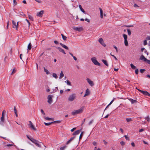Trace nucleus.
I'll return each instance as SVG.
<instances>
[{
    "mask_svg": "<svg viewBox=\"0 0 150 150\" xmlns=\"http://www.w3.org/2000/svg\"><path fill=\"white\" fill-rule=\"evenodd\" d=\"M75 138V137H71L67 142L66 144H68L69 143L73 140Z\"/></svg>",
    "mask_w": 150,
    "mask_h": 150,
    "instance_id": "nucleus-19",
    "label": "nucleus"
},
{
    "mask_svg": "<svg viewBox=\"0 0 150 150\" xmlns=\"http://www.w3.org/2000/svg\"><path fill=\"white\" fill-rule=\"evenodd\" d=\"M128 99L131 101L132 104L137 103V100H133L132 98H128Z\"/></svg>",
    "mask_w": 150,
    "mask_h": 150,
    "instance_id": "nucleus-16",
    "label": "nucleus"
},
{
    "mask_svg": "<svg viewBox=\"0 0 150 150\" xmlns=\"http://www.w3.org/2000/svg\"><path fill=\"white\" fill-rule=\"evenodd\" d=\"M31 47H32V45H31V43H30L28 44V50H30L31 49Z\"/></svg>",
    "mask_w": 150,
    "mask_h": 150,
    "instance_id": "nucleus-22",
    "label": "nucleus"
},
{
    "mask_svg": "<svg viewBox=\"0 0 150 150\" xmlns=\"http://www.w3.org/2000/svg\"><path fill=\"white\" fill-rule=\"evenodd\" d=\"M120 144H121V145L123 146H124L125 145V142H123V141H121L120 142Z\"/></svg>",
    "mask_w": 150,
    "mask_h": 150,
    "instance_id": "nucleus-46",
    "label": "nucleus"
},
{
    "mask_svg": "<svg viewBox=\"0 0 150 150\" xmlns=\"http://www.w3.org/2000/svg\"><path fill=\"white\" fill-rule=\"evenodd\" d=\"M26 137H27V138L29 139L30 140V141H31L32 142V140L33 141V139H34L33 138H30L29 135H26Z\"/></svg>",
    "mask_w": 150,
    "mask_h": 150,
    "instance_id": "nucleus-36",
    "label": "nucleus"
},
{
    "mask_svg": "<svg viewBox=\"0 0 150 150\" xmlns=\"http://www.w3.org/2000/svg\"><path fill=\"white\" fill-rule=\"evenodd\" d=\"M13 145L12 144H8L6 145V146H7L9 147V146H13Z\"/></svg>",
    "mask_w": 150,
    "mask_h": 150,
    "instance_id": "nucleus-61",
    "label": "nucleus"
},
{
    "mask_svg": "<svg viewBox=\"0 0 150 150\" xmlns=\"http://www.w3.org/2000/svg\"><path fill=\"white\" fill-rule=\"evenodd\" d=\"M1 120L2 122H4V117H3V116H2L1 118Z\"/></svg>",
    "mask_w": 150,
    "mask_h": 150,
    "instance_id": "nucleus-42",
    "label": "nucleus"
},
{
    "mask_svg": "<svg viewBox=\"0 0 150 150\" xmlns=\"http://www.w3.org/2000/svg\"><path fill=\"white\" fill-rule=\"evenodd\" d=\"M56 48L59 50V52L63 53L64 54H66V53L65 52L64 50L62 48L60 47H56Z\"/></svg>",
    "mask_w": 150,
    "mask_h": 150,
    "instance_id": "nucleus-11",
    "label": "nucleus"
},
{
    "mask_svg": "<svg viewBox=\"0 0 150 150\" xmlns=\"http://www.w3.org/2000/svg\"><path fill=\"white\" fill-rule=\"evenodd\" d=\"M54 42L56 44H59L58 42L56 40H54Z\"/></svg>",
    "mask_w": 150,
    "mask_h": 150,
    "instance_id": "nucleus-64",
    "label": "nucleus"
},
{
    "mask_svg": "<svg viewBox=\"0 0 150 150\" xmlns=\"http://www.w3.org/2000/svg\"><path fill=\"white\" fill-rule=\"evenodd\" d=\"M76 98V94L75 93L70 95L68 98V100L70 101H73Z\"/></svg>",
    "mask_w": 150,
    "mask_h": 150,
    "instance_id": "nucleus-3",
    "label": "nucleus"
},
{
    "mask_svg": "<svg viewBox=\"0 0 150 150\" xmlns=\"http://www.w3.org/2000/svg\"><path fill=\"white\" fill-rule=\"evenodd\" d=\"M93 120H92L91 121H90L88 123L89 125H90L93 123Z\"/></svg>",
    "mask_w": 150,
    "mask_h": 150,
    "instance_id": "nucleus-58",
    "label": "nucleus"
},
{
    "mask_svg": "<svg viewBox=\"0 0 150 150\" xmlns=\"http://www.w3.org/2000/svg\"><path fill=\"white\" fill-rule=\"evenodd\" d=\"M90 94V91L88 88H87L86 91V93L83 96V97H86L88 95H89Z\"/></svg>",
    "mask_w": 150,
    "mask_h": 150,
    "instance_id": "nucleus-15",
    "label": "nucleus"
},
{
    "mask_svg": "<svg viewBox=\"0 0 150 150\" xmlns=\"http://www.w3.org/2000/svg\"><path fill=\"white\" fill-rule=\"evenodd\" d=\"M67 83L68 85L71 86V82L68 80H67Z\"/></svg>",
    "mask_w": 150,
    "mask_h": 150,
    "instance_id": "nucleus-45",
    "label": "nucleus"
},
{
    "mask_svg": "<svg viewBox=\"0 0 150 150\" xmlns=\"http://www.w3.org/2000/svg\"><path fill=\"white\" fill-rule=\"evenodd\" d=\"M28 17H29V18L31 20V21H33V18L32 17V16H30V15H28Z\"/></svg>",
    "mask_w": 150,
    "mask_h": 150,
    "instance_id": "nucleus-41",
    "label": "nucleus"
},
{
    "mask_svg": "<svg viewBox=\"0 0 150 150\" xmlns=\"http://www.w3.org/2000/svg\"><path fill=\"white\" fill-rule=\"evenodd\" d=\"M126 121H127V122H129L131 121L132 120V119L131 118H126Z\"/></svg>",
    "mask_w": 150,
    "mask_h": 150,
    "instance_id": "nucleus-39",
    "label": "nucleus"
},
{
    "mask_svg": "<svg viewBox=\"0 0 150 150\" xmlns=\"http://www.w3.org/2000/svg\"><path fill=\"white\" fill-rule=\"evenodd\" d=\"M5 112H6V111L4 110L3 111L2 116H3V117H4V113H5Z\"/></svg>",
    "mask_w": 150,
    "mask_h": 150,
    "instance_id": "nucleus-54",
    "label": "nucleus"
},
{
    "mask_svg": "<svg viewBox=\"0 0 150 150\" xmlns=\"http://www.w3.org/2000/svg\"><path fill=\"white\" fill-rule=\"evenodd\" d=\"M138 91L145 96H150V94L146 91H142L140 89H138Z\"/></svg>",
    "mask_w": 150,
    "mask_h": 150,
    "instance_id": "nucleus-5",
    "label": "nucleus"
},
{
    "mask_svg": "<svg viewBox=\"0 0 150 150\" xmlns=\"http://www.w3.org/2000/svg\"><path fill=\"white\" fill-rule=\"evenodd\" d=\"M99 9L100 11V18H103V10L102 8H99Z\"/></svg>",
    "mask_w": 150,
    "mask_h": 150,
    "instance_id": "nucleus-20",
    "label": "nucleus"
},
{
    "mask_svg": "<svg viewBox=\"0 0 150 150\" xmlns=\"http://www.w3.org/2000/svg\"><path fill=\"white\" fill-rule=\"evenodd\" d=\"M134 7L135 8L139 7V6L136 4H134Z\"/></svg>",
    "mask_w": 150,
    "mask_h": 150,
    "instance_id": "nucleus-57",
    "label": "nucleus"
},
{
    "mask_svg": "<svg viewBox=\"0 0 150 150\" xmlns=\"http://www.w3.org/2000/svg\"><path fill=\"white\" fill-rule=\"evenodd\" d=\"M13 24V28H16V30L18 28V27H17V25L16 24V23L14 21H12Z\"/></svg>",
    "mask_w": 150,
    "mask_h": 150,
    "instance_id": "nucleus-10",
    "label": "nucleus"
},
{
    "mask_svg": "<svg viewBox=\"0 0 150 150\" xmlns=\"http://www.w3.org/2000/svg\"><path fill=\"white\" fill-rule=\"evenodd\" d=\"M76 31H81V30L82 29L81 28H78V27H74L73 28Z\"/></svg>",
    "mask_w": 150,
    "mask_h": 150,
    "instance_id": "nucleus-23",
    "label": "nucleus"
},
{
    "mask_svg": "<svg viewBox=\"0 0 150 150\" xmlns=\"http://www.w3.org/2000/svg\"><path fill=\"white\" fill-rule=\"evenodd\" d=\"M14 112L15 113H16L17 112V110L16 108V107L15 106L14 108Z\"/></svg>",
    "mask_w": 150,
    "mask_h": 150,
    "instance_id": "nucleus-52",
    "label": "nucleus"
},
{
    "mask_svg": "<svg viewBox=\"0 0 150 150\" xmlns=\"http://www.w3.org/2000/svg\"><path fill=\"white\" fill-rule=\"evenodd\" d=\"M13 2L14 5H16L17 4V3L16 0H13Z\"/></svg>",
    "mask_w": 150,
    "mask_h": 150,
    "instance_id": "nucleus-49",
    "label": "nucleus"
},
{
    "mask_svg": "<svg viewBox=\"0 0 150 150\" xmlns=\"http://www.w3.org/2000/svg\"><path fill=\"white\" fill-rule=\"evenodd\" d=\"M127 33H128V35H131V32L130 30L129 29H127Z\"/></svg>",
    "mask_w": 150,
    "mask_h": 150,
    "instance_id": "nucleus-38",
    "label": "nucleus"
},
{
    "mask_svg": "<svg viewBox=\"0 0 150 150\" xmlns=\"http://www.w3.org/2000/svg\"><path fill=\"white\" fill-rule=\"evenodd\" d=\"M59 44L64 48H65V49L67 50H69V48L68 47L66 46V45L63 44L62 43H59Z\"/></svg>",
    "mask_w": 150,
    "mask_h": 150,
    "instance_id": "nucleus-17",
    "label": "nucleus"
},
{
    "mask_svg": "<svg viewBox=\"0 0 150 150\" xmlns=\"http://www.w3.org/2000/svg\"><path fill=\"white\" fill-rule=\"evenodd\" d=\"M82 129H80L75 131V132L74 133H73L72 135H75L78 134L81 131Z\"/></svg>",
    "mask_w": 150,
    "mask_h": 150,
    "instance_id": "nucleus-14",
    "label": "nucleus"
},
{
    "mask_svg": "<svg viewBox=\"0 0 150 150\" xmlns=\"http://www.w3.org/2000/svg\"><path fill=\"white\" fill-rule=\"evenodd\" d=\"M86 80L88 83L91 86H93L94 84L93 81H91L90 79L88 78L86 79Z\"/></svg>",
    "mask_w": 150,
    "mask_h": 150,
    "instance_id": "nucleus-12",
    "label": "nucleus"
},
{
    "mask_svg": "<svg viewBox=\"0 0 150 150\" xmlns=\"http://www.w3.org/2000/svg\"><path fill=\"white\" fill-rule=\"evenodd\" d=\"M64 76V74L62 72V71L60 74V76L59 77V79H60L62 78Z\"/></svg>",
    "mask_w": 150,
    "mask_h": 150,
    "instance_id": "nucleus-24",
    "label": "nucleus"
},
{
    "mask_svg": "<svg viewBox=\"0 0 150 150\" xmlns=\"http://www.w3.org/2000/svg\"><path fill=\"white\" fill-rule=\"evenodd\" d=\"M101 61L105 65L108 67V64L106 60L104 59H102Z\"/></svg>",
    "mask_w": 150,
    "mask_h": 150,
    "instance_id": "nucleus-21",
    "label": "nucleus"
},
{
    "mask_svg": "<svg viewBox=\"0 0 150 150\" xmlns=\"http://www.w3.org/2000/svg\"><path fill=\"white\" fill-rule=\"evenodd\" d=\"M66 147V146H65L62 147H61L60 148V150H64L65 148Z\"/></svg>",
    "mask_w": 150,
    "mask_h": 150,
    "instance_id": "nucleus-47",
    "label": "nucleus"
},
{
    "mask_svg": "<svg viewBox=\"0 0 150 150\" xmlns=\"http://www.w3.org/2000/svg\"><path fill=\"white\" fill-rule=\"evenodd\" d=\"M110 55H111V56H112L113 57H114V58L115 59H116V60H117V58L114 55H112V53L111 52L110 53Z\"/></svg>",
    "mask_w": 150,
    "mask_h": 150,
    "instance_id": "nucleus-50",
    "label": "nucleus"
},
{
    "mask_svg": "<svg viewBox=\"0 0 150 150\" xmlns=\"http://www.w3.org/2000/svg\"><path fill=\"white\" fill-rule=\"evenodd\" d=\"M91 60L95 65L97 66L100 65V64L98 62L96 57H93L91 58Z\"/></svg>",
    "mask_w": 150,
    "mask_h": 150,
    "instance_id": "nucleus-4",
    "label": "nucleus"
},
{
    "mask_svg": "<svg viewBox=\"0 0 150 150\" xmlns=\"http://www.w3.org/2000/svg\"><path fill=\"white\" fill-rule=\"evenodd\" d=\"M59 44L64 48H65V49L67 50H69V48L68 47L66 46V45L63 44L62 43H59Z\"/></svg>",
    "mask_w": 150,
    "mask_h": 150,
    "instance_id": "nucleus-18",
    "label": "nucleus"
},
{
    "mask_svg": "<svg viewBox=\"0 0 150 150\" xmlns=\"http://www.w3.org/2000/svg\"><path fill=\"white\" fill-rule=\"evenodd\" d=\"M146 40H150V36H148L146 37Z\"/></svg>",
    "mask_w": 150,
    "mask_h": 150,
    "instance_id": "nucleus-56",
    "label": "nucleus"
},
{
    "mask_svg": "<svg viewBox=\"0 0 150 150\" xmlns=\"http://www.w3.org/2000/svg\"><path fill=\"white\" fill-rule=\"evenodd\" d=\"M145 71V70L144 69H140L139 70L140 72L142 73H143Z\"/></svg>",
    "mask_w": 150,
    "mask_h": 150,
    "instance_id": "nucleus-43",
    "label": "nucleus"
},
{
    "mask_svg": "<svg viewBox=\"0 0 150 150\" xmlns=\"http://www.w3.org/2000/svg\"><path fill=\"white\" fill-rule=\"evenodd\" d=\"M53 96L52 95H48L47 97L48 99L47 102L50 104H51L52 101V97Z\"/></svg>",
    "mask_w": 150,
    "mask_h": 150,
    "instance_id": "nucleus-8",
    "label": "nucleus"
},
{
    "mask_svg": "<svg viewBox=\"0 0 150 150\" xmlns=\"http://www.w3.org/2000/svg\"><path fill=\"white\" fill-rule=\"evenodd\" d=\"M79 8L81 10V11L82 12H83V13H85V11L84 10V9L82 8V7L81 6V5H79Z\"/></svg>",
    "mask_w": 150,
    "mask_h": 150,
    "instance_id": "nucleus-25",
    "label": "nucleus"
},
{
    "mask_svg": "<svg viewBox=\"0 0 150 150\" xmlns=\"http://www.w3.org/2000/svg\"><path fill=\"white\" fill-rule=\"evenodd\" d=\"M61 121L60 120H57V121H54L52 122V123H59L61 122Z\"/></svg>",
    "mask_w": 150,
    "mask_h": 150,
    "instance_id": "nucleus-37",
    "label": "nucleus"
},
{
    "mask_svg": "<svg viewBox=\"0 0 150 150\" xmlns=\"http://www.w3.org/2000/svg\"><path fill=\"white\" fill-rule=\"evenodd\" d=\"M44 118L47 120H54V119L52 118H49L48 117H44Z\"/></svg>",
    "mask_w": 150,
    "mask_h": 150,
    "instance_id": "nucleus-27",
    "label": "nucleus"
},
{
    "mask_svg": "<svg viewBox=\"0 0 150 150\" xmlns=\"http://www.w3.org/2000/svg\"><path fill=\"white\" fill-rule=\"evenodd\" d=\"M29 124L28 125L29 126V127L31 128V129H33V130L35 131H36V129L33 126L32 122L30 121H29Z\"/></svg>",
    "mask_w": 150,
    "mask_h": 150,
    "instance_id": "nucleus-7",
    "label": "nucleus"
},
{
    "mask_svg": "<svg viewBox=\"0 0 150 150\" xmlns=\"http://www.w3.org/2000/svg\"><path fill=\"white\" fill-rule=\"evenodd\" d=\"M124 43H125V45L126 46H128V42L127 40H124Z\"/></svg>",
    "mask_w": 150,
    "mask_h": 150,
    "instance_id": "nucleus-30",
    "label": "nucleus"
},
{
    "mask_svg": "<svg viewBox=\"0 0 150 150\" xmlns=\"http://www.w3.org/2000/svg\"><path fill=\"white\" fill-rule=\"evenodd\" d=\"M144 118L147 120V121L148 122H150V118L149 117V116L148 115L146 117Z\"/></svg>",
    "mask_w": 150,
    "mask_h": 150,
    "instance_id": "nucleus-29",
    "label": "nucleus"
},
{
    "mask_svg": "<svg viewBox=\"0 0 150 150\" xmlns=\"http://www.w3.org/2000/svg\"><path fill=\"white\" fill-rule=\"evenodd\" d=\"M123 38H124L125 40H127V36L125 34H123Z\"/></svg>",
    "mask_w": 150,
    "mask_h": 150,
    "instance_id": "nucleus-34",
    "label": "nucleus"
},
{
    "mask_svg": "<svg viewBox=\"0 0 150 150\" xmlns=\"http://www.w3.org/2000/svg\"><path fill=\"white\" fill-rule=\"evenodd\" d=\"M83 108H81L80 109L74 110L71 112V114L73 115H75L76 114L81 113L83 111Z\"/></svg>",
    "mask_w": 150,
    "mask_h": 150,
    "instance_id": "nucleus-2",
    "label": "nucleus"
},
{
    "mask_svg": "<svg viewBox=\"0 0 150 150\" xmlns=\"http://www.w3.org/2000/svg\"><path fill=\"white\" fill-rule=\"evenodd\" d=\"M135 73L136 74H138L139 71H138V69H137L135 70Z\"/></svg>",
    "mask_w": 150,
    "mask_h": 150,
    "instance_id": "nucleus-48",
    "label": "nucleus"
},
{
    "mask_svg": "<svg viewBox=\"0 0 150 150\" xmlns=\"http://www.w3.org/2000/svg\"><path fill=\"white\" fill-rule=\"evenodd\" d=\"M147 40H146H146H144V41L143 44L144 45H147Z\"/></svg>",
    "mask_w": 150,
    "mask_h": 150,
    "instance_id": "nucleus-44",
    "label": "nucleus"
},
{
    "mask_svg": "<svg viewBox=\"0 0 150 150\" xmlns=\"http://www.w3.org/2000/svg\"><path fill=\"white\" fill-rule=\"evenodd\" d=\"M76 129V127L74 128L71 129V132H73L74 131V130H75Z\"/></svg>",
    "mask_w": 150,
    "mask_h": 150,
    "instance_id": "nucleus-60",
    "label": "nucleus"
},
{
    "mask_svg": "<svg viewBox=\"0 0 150 150\" xmlns=\"http://www.w3.org/2000/svg\"><path fill=\"white\" fill-rule=\"evenodd\" d=\"M25 21H27V22H28V27H29L30 26V23L29 22V21L27 19H26Z\"/></svg>",
    "mask_w": 150,
    "mask_h": 150,
    "instance_id": "nucleus-53",
    "label": "nucleus"
},
{
    "mask_svg": "<svg viewBox=\"0 0 150 150\" xmlns=\"http://www.w3.org/2000/svg\"><path fill=\"white\" fill-rule=\"evenodd\" d=\"M83 133H84V132H81V133L80 134V135L79 137V140H80L82 138V137H83Z\"/></svg>",
    "mask_w": 150,
    "mask_h": 150,
    "instance_id": "nucleus-31",
    "label": "nucleus"
},
{
    "mask_svg": "<svg viewBox=\"0 0 150 150\" xmlns=\"http://www.w3.org/2000/svg\"><path fill=\"white\" fill-rule=\"evenodd\" d=\"M44 13V11H41L39 13H37V16L40 17H41L42 16Z\"/></svg>",
    "mask_w": 150,
    "mask_h": 150,
    "instance_id": "nucleus-13",
    "label": "nucleus"
},
{
    "mask_svg": "<svg viewBox=\"0 0 150 150\" xmlns=\"http://www.w3.org/2000/svg\"><path fill=\"white\" fill-rule=\"evenodd\" d=\"M140 59L141 60H144V61L146 62L148 64H150V60L147 59L143 55L140 56Z\"/></svg>",
    "mask_w": 150,
    "mask_h": 150,
    "instance_id": "nucleus-6",
    "label": "nucleus"
},
{
    "mask_svg": "<svg viewBox=\"0 0 150 150\" xmlns=\"http://www.w3.org/2000/svg\"><path fill=\"white\" fill-rule=\"evenodd\" d=\"M97 143L95 142L94 141L93 142V145L95 146H96Z\"/></svg>",
    "mask_w": 150,
    "mask_h": 150,
    "instance_id": "nucleus-51",
    "label": "nucleus"
},
{
    "mask_svg": "<svg viewBox=\"0 0 150 150\" xmlns=\"http://www.w3.org/2000/svg\"><path fill=\"white\" fill-rule=\"evenodd\" d=\"M44 71L46 72L47 74H50V72L47 70L45 67H44Z\"/></svg>",
    "mask_w": 150,
    "mask_h": 150,
    "instance_id": "nucleus-28",
    "label": "nucleus"
},
{
    "mask_svg": "<svg viewBox=\"0 0 150 150\" xmlns=\"http://www.w3.org/2000/svg\"><path fill=\"white\" fill-rule=\"evenodd\" d=\"M131 145L133 147H134L135 146L134 143L133 142H132L131 143Z\"/></svg>",
    "mask_w": 150,
    "mask_h": 150,
    "instance_id": "nucleus-63",
    "label": "nucleus"
},
{
    "mask_svg": "<svg viewBox=\"0 0 150 150\" xmlns=\"http://www.w3.org/2000/svg\"><path fill=\"white\" fill-rule=\"evenodd\" d=\"M130 66L131 67L132 69H135L136 68V67L134 66L132 64H130Z\"/></svg>",
    "mask_w": 150,
    "mask_h": 150,
    "instance_id": "nucleus-33",
    "label": "nucleus"
},
{
    "mask_svg": "<svg viewBox=\"0 0 150 150\" xmlns=\"http://www.w3.org/2000/svg\"><path fill=\"white\" fill-rule=\"evenodd\" d=\"M52 76L55 78L56 79H57L58 78V76L57 75V74L54 73H53L52 74Z\"/></svg>",
    "mask_w": 150,
    "mask_h": 150,
    "instance_id": "nucleus-32",
    "label": "nucleus"
},
{
    "mask_svg": "<svg viewBox=\"0 0 150 150\" xmlns=\"http://www.w3.org/2000/svg\"><path fill=\"white\" fill-rule=\"evenodd\" d=\"M61 36L63 40L65 41L67 40V37L64 35L63 34H61Z\"/></svg>",
    "mask_w": 150,
    "mask_h": 150,
    "instance_id": "nucleus-26",
    "label": "nucleus"
},
{
    "mask_svg": "<svg viewBox=\"0 0 150 150\" xmlns=\"http://www.w3.org/2000/svg\"><path fill=\"white\" fill-rule=\"evenodd\" d=\"M16 69L15 68H13V71L11 73V74L12 75V74H13L15 73L16 72Z\"/></svg>",
    "mask_w": 150,
    "mask_h": 150,
    "instance_id": "nucleus-40",
    "label": "nucleus"
},
{
    "mask_svg": "<svg viewBox=\"0 0 150 150\" xmlns=\"http://www.w3.org/2000/svg\"><path fill=\"white\" fill-rule=\"evenodd\" d=\"M85 21L88 22V23H89L90 22V20L89 19H88L87 18H86L85 19Z\"/></svg>",
    "mask_w": 150,
    "mask_h": 150,
    "instance_id": "nucleus-62",
    "label": "nucleus"
},
{
    "mask_svg": "<svg viewBox=\"0 0 150 150\" xmlns=\"http://www.w3.org/2000/svg\"><path fill=\"white\" fill-rule=\"evenodd\" d=\"M32 142L35 144L36 146L38 147H41L42 146H44L45 147H46L44 145L42 142H40L36 139H33V141L32 140Z\"/></svg>",
    "mask_w": 150,
    "mask_h": 150,
    "instance_id": "nucleus-1",
    "label": "nucleus"
},
{
    "mask_svg": "<svg viewBox=\"0 0 150 150\" xmlns=\"http://www.w3.org/2000/svg\"><path fill=\"white\" fill-rule=\"evenodd\" d=\"M99 42L104 47H105L106 46V45L104 42V41L103 39L102 38H100L99 39Z\"/></svg>",
    "mask_w": 150,
    "mask_h": 150,
    "instance_id": "nucleus-9",
    "label": "nucleus"
},
{
    "mask_svg": "<svg viewBox=\"0 0 150 150\" xmlns=\"http://www.w3.org/2000/svg\"><path fill=\"white\" fill-rule=\"evenodd\" d=\"M45 125L46 126H49L51 124H53L52 122H49V123H45L44 122Z\"/></svg>",
    "mask_w": 150,
    "mask_h": 150,
    "instance_id": "nucleus-35",
    "label": "nucleus"
},
{
    "mask_svg": "<svg viewBox=\"0 0 150 150\" xmlns=\"http://www.w3.org/2000/svg\"><path fill=\"white\" fill-rule=\"evenodd\" d=\"M41 112L43 115H45V112H44V111L43 110L41 109Z\"/></svg>",
    "mask_w": 150,
    "mask_h": 150,
    "instance_id": "nucleus-59",
    "label": "nucleus"
},
{
    "mask_svg": "<svg viewBox=\"0 0 150 150\" xmlns=\"http://www.w3.org/2000/svg\"><path fill=\"white\" fill-rule=\"evenodd\" d=\"M124 137H125V138L126 139V140H129V137H127V135H125Z\"/></svg>",
    "mask_w": 150,
    "mask_h": 150,
    "instance_id": "nucleus-55",
    "label": "nucleus"
}]
</instances>
